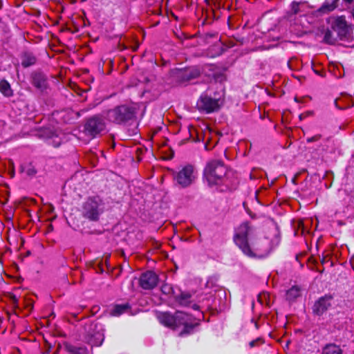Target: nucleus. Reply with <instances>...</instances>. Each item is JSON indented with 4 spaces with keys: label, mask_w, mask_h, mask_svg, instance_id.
<instances>
[{
    "label": "nucleus",
    "mask_w": 354,
    "mask_h": 354,
    "mask_svg": "<svg viewBox=\"0 0 354 354\" xmlns=\"http://www.w3.org/2000/svg\"><path fill=\"white\" fill-rule=\"evenodd\" d=\"M32 84L40 90H44L46 87V78L41 73H35L32 75Z\"/></svg>",
    "instance_id": "11"
},
{
    "label": "nucleus",
    "mask_w": 354,
    "mask_h": 354,
    "mask_svg": "<svg viewBox=\"0 0 354 354\" xmlns=\"http://www.w3.org/2000/svg\"><path fill=\"white\" fill-rule=\"evenodd\" d=\"M270 295L268 292H262L258 297V300L261 304L268 305V299Z\"/></svg>",
    "instance_id": "24"
},
{
    "label": "nucleus",
    "mask_w": 354,
    "mask_h": 354,
    "mask_svg": "<svg viewBox=\"0 0 354 354\" xmlns=\"http://www.w3.org/2000/svg\"><path fill=\"white\" fill-rule=\"evenodd\" d=\"M177 302L183 306H187L191 303V295L187 292H182L176 297Z\"/></svg>",
    "instance_id": "19"
},
{
    "label": "nucleus",
    "mask_w": 354,
    "mask_h": 354,
    "mask_svg": "<svg viewBox=\"0 0 354 354\" xmlns=\"http://www.w3.org/2000/svg\"><path fill=\"white\" fill-rule=\"evenodd\" d=\"M9 298L14 308H19L18 299L14 294H10Z\"/></svg>",
    "instance_id": "27"
},
{
    "label": "nucleus",
    "mask_w": 354,
    "mask_h": 354,
    "mask_svg": "<svg viewBox=\"0 0 354 354\" xmlns=\"http://www.w3.org/2000/svg\"><path fill=\"white\" fill-rule=\"evenodd\" d=\"M128 304H116L113 307L111 314L113 316H120V315L127 312L129 309Z\"/></svg>",
    "instance_id": "13"
},
{
    "label": "nucleus",
    "mask_w": 354,
    "mask_h": 354,
    "mask_svg": "<svg viewBox=\"0 0 354 354\" xmlns=\"http://www.w3.org/2000/svg\"><path fill=\"white\" fill-rule=\"evenodd\" d=\"M301 295V289L297 286H294L286 292V299L289 301L295 300Z\"/></svg>",
    "instance_id": "12"
},
{
    "label": "nucleus",
    "mask_w": 354,
    "mask_h": 354,
    "mask_svg": "<svg viewBox=\"0 0 354 354\" xmlns=\"http://www.w3.org/2000/svg\"><path fill=\"white\" fill-rule=\"evenodd\" d=\"M174 75L180 79V81L189 80L192 77L189 69H176Z\"/></svg>",
    "instance_id": "17"
},
{
    "label": "nucleus",
    "mask_w": 354,
    "mask_h": 354,
    "mask_svg": "<svg viewBox=\"0 0 354 354\" xmlns=\"http://www.w3.org/2000/svg\"><path fill=\"white\" fill-rule=\"evenodd\" d=\"M158 280V276L153 272L148 271L140 276L139 283L143 289L150 290L156 286Z\"/></svg>",
    "instance_id": "10"
},
{
    "label": "nucleus",
    "mask_w": 354,
    "mask_h": 354,
    "mask_svg": "<svg viewBox=\"0 0 354 354\" xmlns=\"http://www.w3.org/2000/svg\"><path fill=\"white\" fill-rule=\"evenodd\" d=\"M192 308H193L194 309H198V305H196V304H194V305H193V306H192Z\"/></svg>",
    "instance_id": "33"
},
{
    "label": "nucleus",
    "mask_w": 354,
    "mask_h": 354,
    "mask_svg": "<svg viewBox=\"0 0 354 354\" xmlns=\"http://www.w3.org/2000/svg\"><path fill=\"white\" fill-rule=\"evenodd\" d=\"M295 101L297 102H303V100L301 98H299L297 97H295Z\"/></svg>",
    "instance_id": "32"
},
{
    "label": "nucleus",
    "mask_w": 354,
    "mask_h": 354,
    "mask_svg": "<svg viewBox=\"0 0 354 354\" xmlns=\"http://www.w3.org/2000/svg\"><path fill=\"white\" fill-rule=\"evenodd\" d=\"M299 6H300V3H299V2L293 1L292 3L291 11H292V14L296 15L300 12Z\"/></svg>",
    "instance_id": "26"
},
{
    "label": "nucleus",
    "mask_w": 354,
    "mask_h": 354,
    "mask_svg": "<svg viewBox=\"0 0 354 354\" xmlns=\"http://www.w3.org/2000/svg\"><path fill=\"white\" fill-rule=\"evenodd\" d=\"M23 171L28 176H33L36 174V169L30 165H27L23 168Z\"/></svg>",
    "instance_id": "25"
},
{
    "label": "nucleus",
    "mask_w": 354,
    "mask_h": 354,
    "mask_svg": "<svg viewBox=\"0 0 354 354\" xmlns=\"http://www.w3.org/2000/svg\"><path fill=\"white\" fill-rule=\"evenodd\" d=\"M339 0H333L331 2H325L320 8L322 12H329L334 10L337 6Z\"/></svg>",
    "instance_id": "21"
},
{
    "label": "nucleus",
    "mask_w": 354,
    "mask_h": 354,
    "mask_svg": "<svg viewBox=\"0 0 354 354\" xmlns=\"http://www.w3.org/2000/svg\"><path fill=\"white\" fill-rule=\"evenodd\" d=\"M221 104L222 101L220 97H212L207 93H203L197 102V106L198 109L208 113L217 111Z\"/></svg>",
    "instance_id": "7"
},
{
    "label": "nucleus",
    "mask_w": 354,
    "mask_h": 354,
    "mask_svg": "<svg viewBox=\"0 0 354 354\" xmlns=\"http://www.w3.org/2000/svg\"><path fill=\"white\" fill-rule=\"evenodd\" d=\"M334 304L333 297L326 295L319 298L313 306V313L317 316L323 315Z\"/></svg>",
    "instance_id": "9"
},
{
    "label": "nucleus",
    "mask_w": 354,
    "mask_h": 354,
    "mask_svg": "<svg viewBox=\"0 0 354 354\" xmlns=\"http://www.w3.org/2000/svg\"><path fill=\"white\" fill-rule=\"evenodd\" d=\"M227 168L220 160H211L207 163L204 176L211 185L226 183Z\"/></svg>",
    "instance_id": "3"
},
{
    "label": "nucleus",
    "mask_w": 354,
    "mask_h": 354,
    "mask_svg": "<svg viewBox=\"0 0 354 354\" xmlns=\"http://www.w3.org/2000/svg\"><path fill=\"white\" fill-rule=\"evenodd\" d=\"M335 38L333 36L330 30H326L324 32V41L329 44L335 43Z\"/></svg>",
    "instance_id": "22"
},
{
    "label": "nucleus",
    "mask_w": 354,
    "mask_h": 354,
    "mask_svg": "<svg viewBox=\"0 0 354 354\" xmlns=\"http://www.w3.org/2000/svg\"><path fill=\"white\" fill-rule=\"evenodd\" d=\"M135 115V109L133 107L122 105L109 110L106 113V118L109 122L122 124L133 120Z\"/></svg>",
    "instance_id": "4"
},
{
    "label": "nucleus",
    "mask_w": 354,
    "mask_h": 354,
    "mask_svg": "<svg viewBox=\"0 0 354 354\" xmlns=\"http://www.w3.org/2000/svg\"><path fill=\"white\" fill-rule=\"evenodd\" d=\"M263 343V340L261 338H257V339L252 340L250 342V346L251 348H253L256 346L262 344Z\"/></svg>",
    "instance_id": "29"
},
{
    "label": "nucleus",
    "mask_w": 354,
    "mask_h": 354,
    "mask_svg": "<svg viewBox=\"0 0 354 354\" xmlns=\"http://www.w3.org/2000/svg\"><path fill=\"white\" fill-rule=\"evenodd\" d=\"M102 212V203L97 197L88 198L83 205L82 214L90 221H97Z\"/></svg>",
    "instance_id": "6"
},
{
    "label": "nucleus",
    "mask_w": 354,
    "mask_h": 354,
    "mask_svg": "<svg viewBox=\"0 0 354 354\" xmlns=\"http://www.w3.org/2000/svg\"><path fill=\"white\" fill-rule=\"evenodd\" d=\"M67 351L72 354H91L85 346H67Z\"/></svg>",
    "instance_id": "18"
},
{
    "label": "nucleus",
    "mask_w": 354,
    "mask_h": 354,
    "mask_svg": "<svg viewBox=\"0 0 354 354\" xmlns=\"http://www.w3.org/2000/svg\"><path fill=\"white\" fill-rule=\"evenodd\" d=\"M345 2L351 3L353 1V0H344Z\"/></svg>",
    "instance_id": "34"
},
{
    "label": "nucleus",
    "mask_w": 354,
    "mask_h": 354,
    "mask_svg": "<svg viewBox=\"0 0 354 354\" xmlns=\"http://www.w3.org/2000/svg\"><path fill=\"white\" fill-rule=\"evenodd\" d=\"M254 234L255 228L248 222L243 223L235 230L234 241L243 253L249 257H264L279 243V237L275 236L268 245H264L268 243V240L264 239L259 240L256 245H253L252 249L248 243V239Z\"/></svg>",
    "instance_id": "1"
},
{
    "label": "nucleus",
    "mask_w": 354,
    "mask_h": 354,
    "mask_svg": "<svg viewBox=\"0 0 354 354\" xmlns=\"http://www.w3.org/2000/svg\"><path fill=\"white\" fill-rule=\"evenodd\" d=\"M104 341V336L102 334L97 333H95L93 336H92L89 341L88 344H91V346H100L102 345V342Z\"/></svg>",
    "instance_id": "20"
},
{
    "label": "nucleus",
    "mask_w": 354,
    "mask_h": 354,
    "mask_svg": "<svg viewBox=\"0 0 354 354\" xmlns=\"http://www.w3.org/2000/svg\"><path fill=\"white\" fill-rule=\"evenodd\" d=\"M162 291L165 294H169L172 291V288L169 285H164L162 287Z\"/></svg>",
    "instance_id": "30"
},
{
    "label": "nucleus",
    "mask_w": 354,
    "mask_h": 354,
    "mask_svg": "<svg viewBox=\"0 0 354 354\" xmlns=\"http://www.w3.org/2000/svg\"><path fill=\"white\" fill-rule=\"evenodd\" d=\"M304 117V114H301V115H299V118H300V120H302Z\"/></svg>",
    "instance_id": "35"
},
{
    "label": "nucleus",
    "mask_w": 354,
    "mask_h": 354,
    "mask_svg": "<svg viewBox=\"0 0 354 354\" xmlns=\"http://www.w3.org/2000/svg\"><path fill=\"white\" fill-rule=\"evenodd\" d=\"M59 144H60V143H59V142H58V143H57V145H56V147L59 146Z\"/></svg>",
    "instance_id": "37"
},
{
    "label": "nucleus",
    "mask_w": 354,
    "mask_h": 354,
    "mask_svg": "<svg viewBox=\"0 0 354 354\" xmlns=\"http://www.w3.org/2000/svg\"><path fill=\"white\" fill-rule=\"evenodd\" d=\"M324 262H325V257L322 260V263H324Z\"/></svg>",
    "instance_id": "36"
},
{
    "label": "nucleus",
    "mask_w": 354,
    "mask_h": 354,
    "mask_svg": "<svg viewBox=\"0 0 354 354\" xmlns=\"http://www.w3.org/2000/svg\"><path fill=\"white\" fill-rule=\"evenodd\" d=\"M322 354H342V351L339 346L329 344L322 348Z\"/></svg>",
    "instance_id": "14"
},
{
    "label": "nucleus",
    "mask_w": 354,
    "mask_h": 354,
    "mask_svg": "<svg viewBox=\"0 0 354 354\" xmlns=\"http://www.w3.org/2000/svg\"><path fill=\"white\" fill-rule=\"evenodd\" d=\"M174 180L182 188H186L194 184L197 178V171L192 165H186L174 173Z\"/></svg>",
    "instance_id": "5"
},
{
    "label": "nucleus",
    "mask_w": 354,
    "mask_h": 354,
    "mask_svg": "<svg viewBox=\"0 0 354 354\" xmlns=\"http://www.w3.org/2000/svg\"><path fill=\"white\" fill-rule=\"evenodd\" d=\"M159 322L167 327L176 328L183 326L184 328L180 335L190 334L194 328L198 325V323L192 316L180 311H178L174 315L167 313H160L158 315Z\"/></svg>",
    "instance_id": "2"
},
{
    "label": "nucleus",
    "mask_w": 354,
    "mask_h": 354,
    "mask_svg": "<svg viewBox=\"0 0 354 354\" xmlns=\"http://www.w3.org/2000/svg\"><path fill=\"white\" fill-rule=\"evenodd\" d=\"M24 308L27 311V315L29 314L32 308L34 301L31 298H25L24 299Z\"/></svg>",
    "instance_id": "23"
},
{
    "label": "nucleus",
    "mask_w": 354,
    "mask_h": 354,
    "mask_svg": "<svg viewBox=\"0 0 354 354\" xmlns=\"http://www.w3.org/2000/svg\"><path fill=\"white\" fill-rule=\"evenodd\" d=\"M301 230V234H304L306 232H308V230L306 229L305 223L304 221H300L298 222V230L297 231ZM298 232H296L297 234Z\"/></svg>",
    "instance_id": "28"
},
{
    "label": "nucleus",
    "mask_w": 354,
    "mask_h": 354,
    "mask_svg": "<svg viewBox=\"0 0 354 354\" xmlns=\"http://www.w3.org/2000/svg\"><path fill=\"white\" fill-rule=\"evenodd\" d=\"M84 129L87 134L95 137L104 130L105 122L101 117L96 115L87 120Z\"/></svg>",
    "instance_id": "8"
},
{
    "label": "nucleus",
    "mask_w": 354,
    "mask_h": 354,
    "mask_svg": "<svg viewBox=\"0 0 354 354\" xmlns=\"http://www.w3.org/2000/svg\"><path fill=\"white\" fill-rule=\"evenodd\" d=\"M35 62L36 58L31 53H26L21 57V64L25 68L33 65Z\"/></svg>",
    "instance_id": "16"
},
{
    "label": "nucleus",
    "mask_w": 354,
    "mask_h": 354,
    "mask_svg": "<svg viewBox=\"0 0 354 354\" xmlns=\"http://www.w3.org/2000/svg\"><path fill=\"white\" fill-rule=\"evenodd\" d=\"M0 92L5 97H11L13 95V91L11 88L10 84L5 80L0 81Z\"/></svg>",
    "instance_id": "15"
},
{
    "label": "nucleus",
    "mask_w": 354,
    "mask_h": 354,
    "mask_svg": "<svg viewBox=\"0 0 354 354\" xmlns=\"http://www.w3.org/2000/svg\"><path fill=\"white\" fill-rule=\"evenodd\" d=\"M320 138H321V135L317 134V135H315L314 136L307 138V142H316V141H318Z\"/></svg>",
    "instance_id": "31"
}]
</instances>
